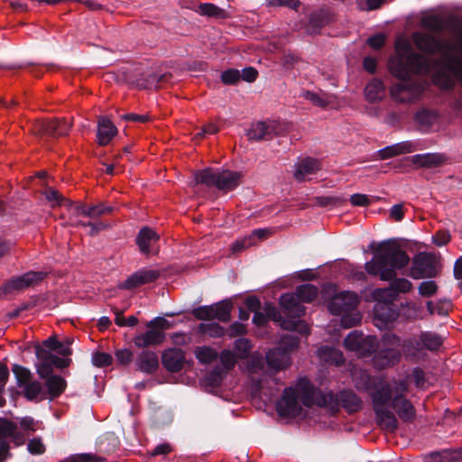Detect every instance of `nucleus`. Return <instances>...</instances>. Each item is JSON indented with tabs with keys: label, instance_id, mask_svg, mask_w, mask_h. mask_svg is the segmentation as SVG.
Here are the masks:
<instances>
[{
	"label": "nucleus",
	"instance_id": "53",
	"mask_svg": "<svg viewBox=\"0 0 462 462\" xmlns=\"http://www.w3.org/2000/svg\"><path fill=\"white\" fill-rule=\"evenodd\" d=\"M419 293L422 297H431L438 291V285L434 281H425L419 285Z\"/></svg>",
	"mask_w": 462,
	"mask_h": 462
},
{
	"label": "nucleus",
	"instance_id": "35",
	"mask_svg": "<svg viewBox=\"0 0 462 462\" xmlns=\"http://www.w3.org/2000/svg\"><path fill=\"white\" fill-rule=\"evenodd\" d=\"M47 395L51 399L60 396L66 388V381L58 375H51L46 380Z\"/></svg>",
	"mask_w": 462,
	"mask_h": 462
},
{
	"label": "nucleus",
	"instance_id": "60",
	"mask_svg": "<svg viewBox=\"0 0 462 462\" xmlns=\"http://www.w3.org/2000/svg\"><path fill=\"white\" fill-rule=\"evenodd\" d=\"M221 79L225 84H235L240 79V72L237 69L226 70L221 74Z\"/></svg>",
	"mask_w": 462,
	"mask_h": 462
},
{
	"label": "nucleus",
	"instance_id": "18",
	"mask_svg": "<svg viewBox=\"0 0 462 462\" xmlns=\"http://www.w3.org/2000/svg\"><path fill=\"white\" fill-rule=\"evenodd\" d=\"M353 382L356 387L360 391L372 390L370 395L376 392L380 385L383 383H391V382H384L381 378L370 376L366 371L355 368L352 373Z\"/></svg>",
	"mask_w": 462,
	"mask_h": 462
},
{
	"label": "nucleus",
	"instance_id": "39",
	"mask_svg": "<svg viewBox=\"0 0 462 462\" xmlns=\"http://www.w3.org/2000/svg\"><path fill=\"white\" fill-rule=\"evenodd\" d=\"M294 294L301 302H310L316 299L318 289L312 284H303L297 287Z\"/></svg>",
	"mask_w": 462,
	"mask_h": 462
},
{
	"label": "nucleus",
	"instance_id": "56",
	"mask_svg": "<svg viewBox=\"0 0 462 462\" xmlns=\"http://www.w3.org/2000/svg\"><path fill=\"white\" fill-rule=\"evenodd\" d=\"M267 5L275 7L282 6L297 11L301 5V2L300 0H270L267 2Z\"/></svg>",
	"mask_w": 462,
	"mask_h": 462
},
{
	"label": "nucleus",
	"instance_id": "63",
	"mask_svg": "<svg viewBox=\"0 0 462 462\" xmlns=\"http://www.w3.org/2000/svg\"><path fill=\"white\" fill-rule=\"evenodd\" d=\"M246 333V328L244 324L240 322L232 323L229 328L226 329V334L230 337H236L238 336H242Z\"/></svg>",
	"mask_w": 462,
	"mask_h": 462
},
{
	"label": "nucleus",
	"instance_id": "32",
	"mask_svg": "<svg viewBox=\"0 0 462 462\" xmlns=\"http://www.w3.org/2000/svg\"><path fill=\"white\" fill-rule=\"evenodd\" d=\"M319 357L325 363L340 365L344 363V356L341 351L330 346H321L317 351Z\"/></svg>",
	"mask_w": 462,
	"mask_h": 462
},
{
	"label": "nucleus",
	"instance_id": "50",
	"mask_svg": "<svg viewBox=\"0 0 462 462\" xmlns=\"http://www.w3.org/2000/svg\"><path fill=\"white\" fill-rule=\"evenodd\" d=\"M40 350L42 353V355L44 356V357L46 358V362H49V364L51 365V368L53 366L58 367V368H64L69 365L70 359L60 358V357H59L50 352H47L43 349H40Z\"/></svg>",
	"mask_w": 462,
	"mask_h": 462
},
{
	"label": "nucleus",
	"instance_id": "55",
	"mask_svg": "<svg viewBox=\"0 0 462 462\" xmlns=\"http://www.w3.org/2000/svg\"><path fill=\"white\" fill-rule=\"evenodd\" d=\"M436 115L428 110H421L416 115V121L423 126H430L436 121Z\"/></svg>",
	"mask_w": 462,
	"mask_h": 462
},
{
	"label": "nucleus",
	"instance_id": "29",
	"mask_svg": "<svg viewBox=\"0 0 462 462\" xmlns=\"http://www.w3.org/2000/svg\"><path fill=\"white\" fill-rule=\"evenodd\" d=\"M159 240V236L151 228H142L136 237V244L140 251L144 254H149L153 249L154 244Z\"/></svg>",
	"mask_w": 462,
	"mask_h": 462
},
{
	"label": "nucleus",
	"instance_id": "4",
	"mask_svg": "<svg viewBox=\"0 0 462 462\" xmlns=\"http://www.w3.org/2000/svg\"><path fill=\"white\" fill-rule=\"evenodd\" d=\"M409 263V255L396 242L384 241L376 246L373 258L365 263V269L368 274L378 276L381 281L391 282L393 292L398 298L400 293H407L412 289V283L408 279L396 278L397 271L406 267Z\"/></svg>",
	"mask_w": 462,
	"mask_h": 462
},
{
	"label": "nucleus",
	"instance_id": "46",
	"mask_svg": "<svg viewBox=\"0 0 462 462\" xmlns=\"http://www.w3.org/2000/svg\"><path fill=\"white\" fill-rule=\"evenodd\" d=\"M252 349L251 342L246 338H238L235 341V350L236 351V357L245 359L248 356Z\"/></svg>",
	"mask_w": 462,
	"mask_h": 462
},
{
	"label": "nucleus",
	"instance_id": "9",
	"mask_svg": "<svg viewBox=\"0 0 462 462\" xmlns=\"http://www.w3.org/2000/svg\"><path fill=\"white\" fill-rule=\"evenodd\" d=\"M242 173L225 170L222 171H214L211 169H206L195 173L196 183L215 186L219 190L230 191L235 189L240 184Z\"/></svg>",
	"mask_w": 462,
	"mask_h": 462
},
{
	"label": "nucleus",
	"instance_id": "26",
	"mask_svg": "<svg viewBox=\"0 0 462 462\" xmlns=\"http://www.w3.org/2000/svg\"><path fill=\"white\" fill-rule=\"evenodd\" d=\"M135 366L138 371L153 374L159 367L157 354L153 351L143 350L135 359Z\"/></svg>",
	"mask_w": 462,
	"mask_h": 462
},
{
	"label": "nucleus",
	"instance_id": "37",
	"mask_svg": "<svg viewBox=\"0 0 462 462\" xmlns=\"http://www.w3.org/2000/svg\"><path fill=\"white\" fill-rule=\"evenodd\" d=\"M232 303L228 300H223L213 305L214 319L219 321H228L232 310Z\"/></svg>",
	"mask_w": 462,
	"mask_h": 462
},
{
	"label": "nucleus",
	"instance_id": "17",
	"mask_svg": "<svg viewBox=\"0 0 462 462\" xmlns=\"http://www.w3.org/2000/svg\"><path fill=\"white\" fill-rule=\"evenodd\" d=\"M398 316V310L393 305L380 302L374 307V323L380 329L386 328Z\"/></svg>",
	"mask_w": 462,
	"mask_h": 462
},
{
	"label": "nucleus",
	"instance_id": "21",
	"mask_svg": "<svg viewBox=\"0 0 462 462\" xmlns=\"http://www.w3.org/2000/svg\"><path fill=\"white\" fill-rule=\"evenodd\" d=\"M337 20L334 10L328 6H322L311 12L309 15L310 24L313 29H322L329 26Z\"/></svg>",
	"mask_w": 462,
	"mask_h": 462
},
{
	"label": "nucleus",
	"instance_id": "2",
	"mask_svg": "<svg viewBox=\"0 0 462 462\" xmlns=\"http://www.w3.org/2000/svg\"><path fill=\"white\" fill-rule=\"evenodd\" d=\"M408 393V383L405 380L393 381L383 383L372 393V402L377 421L382 429L393 432L398 427L394 413L389 410L392 407L398 417L403 421H411L416 416L415 408L405 397Z\"/></svg>",
	"mask_w": 462,
	"mask_h": 462
},
{
	"label": "nucleus",
	"instance_id": "13",
	"mask_svg": "<svg viewBox=\"0 0 462 462\" xmlns=\"http://www.w3.org/2000/svg\"><path fill=\"white\" fill-rule=\"evenodd\" d=\"M442 344L440 337L431 332H422L418 337H412L402 341L403 354L415 356L423 349L436 350Z\"/></svg>",
	"mask_w": 462,
	"mask_h": 462
},
{
	"label": "nucleus",
	"instance_id": "34",
	"mask_svg": "<svg viewBox=\"0 0 462 462\" xmlns=\"http://www.w3.org/2000/svg\"><path fill=\"white\" fill-rule=\"evenodd\" d=\"M339 402L349 412H355L362 406L361 399L351 391L342 392L339 395Z\"/></svg>",
	"mask_w": 462,
	"mask_h": 462
},
{
	"label": "nucleus",
	"instance_id": "12",
	"mask_svg": "<svg viewBox=\"0 0 462 462\" xmlns=\"http://www.w3.org/2000/svg\"><path fill=\"white\" fill-rule=\"evenodd\" d=\"M12 371L15 376L17 385L23 388V395L27 400L42 401L47 399V393L43 386L40 382L32 380L29 369L20 365H14Z\"/></svg>",
	"mask_w": 462,
	"mask_h": 462
},
{
	"label": "nucleus",
	"instance_id": "36",
	"mask_svg": "<svg viewBox=\"0 0 462 462\" xmlns=\"http://www.w3.org/2000/svg\"><path fill=\"white\" fill-rule=\"evenodd\" d=\"M380 341L375 337L366 336L363 337L362 342L360 343V346L358 347L356 354L361 356H365L370 355L371 353H374L377 350V346H379Z\"/></svg>",
	"mask_w": 462,
	"mask_h": 462
},
{
	"label": "nucleus",
	"instance_id": "15",
	"mask_svg": "<svg viewBox=\"0 0 462 462\" xmlns=\"http://www.w3.org/2000/svg\"><path fill=\"white\" fill-rule=\"evenodd\" d=\"M437 275L435 256L430 253H419L412 258L410 276L415 280L432 278Z\"/></svg>",
	"mask_w": 462,
	"mask_h": 462
},
{
	"label": "nucleus",
	"instance_id": "11",
	"mask_svg": "<svg viewBox=\"0 0 462 462\" xmlns=\"http://www.w3.org/2000/svg\"><path fill=\"white\" fill-rule=\"evenodd\" d=\"M169 328L170 322L166 319L156 317L147 322L145 332L134 337V343L139 348L160 345L164 341V331Z\"/></svg>",
	"mask_w": 462,
	"mask_h": 462
},
{
	"label": "nucleus",
	"instance_id": "57",
	"mask_svg": "<svg viewBox=\"0 0 462 462\" xmlns=\"http://www.w3.org/2000/svg\"><path fill=\"white\" fill-rule=\"evenodd\" d=\"M27 449L32 455H42L45 452V446L41 438H33L29 440Z\"/></svg>",
	"mask_w": 462,
	"mask_h": 462
},
{
	"label": "nucleus",
	"instance_id": "41",
	"mask_svg": "<svg viewBox=\"0 0 462 462\" xmlns=\"http://www.w3.org/2000/svg\"><path fill=\"white\" fill-rule=\"evenodd\" d=\"M461 457L460 451L445 450L432 453L426 457V462H453Z\"/></svg>",
	"mask_w": 462,
	"mask_h": 462
},
{
	"label": "nucleus",
	"instance_id": "44",
	"mask_svg": "<svg viewBox=\"0 0 462 462\" xmlns=\"http://www.w3.org/2000/svg\"><path fill=\"white\" fill-rule=\"evenodd\" d=\"M195 356L202 364H208L217 357V353L209 346H199L195 349Z\"/></svg>",
	"mask_w": 462,
	"mask_h": 462
},
{
	"label": "nucleus",
	"instance_id": "24",
	"mask_svg": "<svg viewBox=\"0 0 462 462\" xmlns=\"http://www.w3.org/2000/svg\"><path fill=\"white\" fill-rule=\"evenodd\" d=\"M416 168H434L443 164L447 157L443 153L429 152L415 154L408 158Z\"/></svg>",
	"mask_w": 462,
	"mask_h": 462
},
{
	"label": "nucleus",
	"instance_id": "40",
	"mask_svg": "<svg viewBox=\"0 0 462 462\" xmlns=\"http://www.w3.org/2000/svg\"><path fill=\"white\" fill-rule=\"evenodd\" d=\"M372 296L376 303L383 302L393 305V301L397 300L390 285L387 288H379L374 290Z\"/></svg>",
	"mask_w": 462,
	"mask_h": 462
},
{
	"label": "nucleus",
	"instance_id": "1",
	"mask_svg": "<svg viewBox=\"0 0 462 462\" xmlns=\"http://www.w3.org/2000/svg\"><path fill=\"white\" fill-rule=\"evenodd\" d=\"M390 73L400 79L392 86V97L401 103L412 102L420 97L424 90L422 82L411 79L413 74H426L431 69V62L424 56L415 53L410 41L400 36L395 42V56L389 60Z\"/></svg>",
	"mask_w": 462,
	"mask_h": 462
},
{
	"label": "nucleus",
	"instance_id": "54",
	"mask_svg": "<svg viewBox=\"0 0 462 462\" xmlns=\"http://www.w3.org/2000/svg\"><path fill=\"white\" fill-rule=\"evenodd\" d=\"M91 360L95 366L104 367L111 365L113 358L112 356L107 353L97 352L92 355Z\"/></svg>",
	"mask_w": 462,
	"mask_h": 462
},
{
	"label": "nucleus",
	"instance_id": "14",
	"mask_svg": "<svg viewBox=\"0 0 462 462\" xmlns=\"http://www.w3.org/2000/svg\"><path fill=\"white\" fill-rule=\"evenodd\" d=\"M45 273L42 272H28L21 276L14 277L0 289V297L3 294L15 293L35 286L45 278Z\"/></svg>",
	"mask_w": 462,
	"mask_h": 462
},
{
	"label": "nucleus",
	"instance_id": "45",
	"mask_svg": "<svg viewBox=\"0 0 462 462\" xmlns=\"http://www.w3.org/2000/svg\"><path fill=\"white\" fill-rule=\"evenodd\" d=\"M199 330L211 337H220L225 335V329L223 327L217 323H203L199 326Z\"/></svg>",
	"mask_w": 462,
	"mask_h": 462
},
{
	"label": "nucleus",
	"instance_id": "10",
	"mask_svg": "<svg viewBox=\"0 0 462 462\" xmlns=\"http://www.w3.org/2000/svg\"><path fill=\"white\" fill-rule=\"evenodd\" d=\"M280 304L284 315L288 319L281 322L282 328L287 330H299L302 333H308L309 328L303 321L297 319L305 313V308L300 304V300L294 293H285L281 296Z\"/></svg>",
	"mask_w": 462,
	"mask_h": 462
},
{
	"label": "nucleus",
	"instance_id": "30",
	"mask_svg": "<svg viewBox=\"0 0 462 462\" xmlns=\"http://www.w3.org/2000/svg\"><path fill=\"white\" fill-rule=\"evenodd\" d=\"M268 365L274 370H282L291 364V358L287 350L274 348L266 355Z\"/></svg>",
	"mask_w": 462,
	"mask_h": 462
},
{
	"label": "nucleus",
	"instance_id": "8",
	"mask_svg": "<svg viewBox=\"0 0 462 462\" xmlns=\"http://www.w3.org/2000/svg\"><path fill=\"white\" fill-rule=\"evenodd\" d=\"M402 353V342L400 337L391 333L384 334L374 355V365L378 369L393 366L400 362Z\"/></svg>",
	"mask_w": 462,
	"mask_h": 462
},
{
	"label": "nucleus",
	"instance_id": "6",
	"mask_svg": "<svg viewBox=\"0 0 462 462\" xmlns=\"http://www.w3.org/2000/svg\"><path fill=\"white\" fill-rule=\"evenodd\" d=\"M405 29H462V16L439 6L410 14Z\"/></svg>",
	"mask_w": 462,
	"mask_h": 462
},
{
	"label": "nucleus",
	"instance_id": "38",
	"mask_svg": "<svg viewBox=\"0 0 462 462\" xmlns=\"http://www.w3.org/2000/svg\"><path fill=\"white\" fill-rule=\"evenodd\" d=\"M301 97L319 107H325L332 102L331 97L323 93L319 94L309 90L303 91Z\"/></svg>",
	"mask_w": 462,
	"mask_h": 462
},
{
	"label": "nucleus",
	"instance_id": "51",
	"mask_svg": "<svg viewBox=\"0 0 462 462\" xmlns=\"http://www.w3.org/2000/svg\"><path fill=\"white\" fill-rule=\"evenodd\" d=\"M220 362L226 371L231 370L236 364V356L230 350H223L220 353Z\"/></svg>",
	"mask_w": 462,
	"mask_h": 462
},
{
	"label": "nucleus",
	"instance_id": "61",
	"mask_svg": "<svg viewBox=\"0 0 462 462\" xmlns=\"http://www.w3.org/2000/svg\"><path fill=\"white\" fill-rule=\"evenodd\" d=\"M19 424L23 432L32 433L38 430L37 422L31 417L22 418Z\"/></svg>",
	"mask_w": 462,
	"mask_h": 462
},
{
	"label": "nucleus",
	"instance_id": "58",
	"mask_svg": "<svg viewBox=\"0 0 462 462\" xmlns=\"http://www.w3.org/2000/svg\"><path fill=\"white\" fill-rule=\"evenodd\" d=\"M46 199L51 203V206L60 205L62 201H65L62 195L55 189L48 188L44 192Z\"/></svg>",
	"mask_w": 462,
	"mask_h": 462
},
{
	"label": "nucleus",
	"instance_id": "16",
	"mask_svg": "<svg viewBox=\"0 0 462 462\" xmlns=\"http://www.w3.org/2000/svg\"><path fill=\"white\" fill-rule=\"evenodd\" d=\"M71 123L65 120H38L33 124L34 134L59 137L68 134Z\"/></svg>",
	"mask_w": 462,
	"mask_h": 462
},
{
	"label": "nucleus",
	"instance_id": "7",
	"mask_svg": "<svg viewBox=\"0 0 462 462\" xmlns=\"http://www.w3.org/2000/svg\"><path fill=\"white\" fill-rule=\"evenodd\" d=\"M358 303L359 298L356 293L348 291H340L331 299L328 310L334 315H342V326L349 328L361 321L362 316L356 310Z\"/></svg>",
	"mask_w": 462,
	"mask_h": 462
},
{
	"label": "nucleus",
	"instance_id": "59",
	"mask_svg": "<svg viewBox=\"0 0 462 462\" xmlns=\"http://www.w3.org/2000/svg\"><path fill=\"white\" fill-rule=\"evenodd\" d=\"M116 361L123 365H129L134 357V354L129 349H118L115 353Z\"/></svg>",
	"mask_w": 462,
	"mask_h": 462
},
{
	"label": "nucleus",
	"instance_id": "52",
	"mask_svg": "<svg viewBox=\"0 0 462 462\" xmlns=\"http://www.w3.org/2000/svg\"><path fill=\"white\" fill-rule=\"evenodd\" d=\"M193 316L201 320L214 319L213 305L201 306L192 310Z\"/></svg>",
	"mask_w": 462,
	"mask_h": 462
},
{
	"label": "nucleus",
	"instance_id": "5",
	"mask_svg": "<svg viewBox=\"0 0 462 462\" xmlns=\"http://www.w3.org/2000/svg\"><path fill=\"white\" fill-rule=\"evenodd\" d=\"M327 398L316 390L306 378L300 379L292 387L283 391L281 400L277 403V411L281 416L297 417L302 412V406H323Z\"/></svg>",
	"mask_w": 462,
	"mask_h": 462
},
{
	"label": "nucleus",
	"instance_id": "33",
	"mask_svg": "<svg viewBox=\"0 0 462 462\" xmlns=\"http://www.w3.org/2000/svg\"><path fill=\"white\" fill-rule=\"evenodd\" d=\"M384 86L379 79H372L365 88V96L367 101L374 102L381 100L384 96Z\"/></svg>",
	"mask_w": 462,
	"mask_h": 462
},
{
	"label": "nucleus",
	"instance_id": "64",
	"mask_svg": "<svg viewBox=\"0 0 462 462\" xmlns=\"http://www.w3.org/2000/svg\"><path fill=\"white\" fill-rule=\"evenodd\" d=\"M350 202L353 206L366 207L370 205L371 199L365 194L356 193L350 197Z\"/></svg>",
	"mask_w": 462,
	"mask_h": 462
},
{
	"label": "nucleus",
	"instance_id": "48",
	"mask_svg": "<svg viewBox=\"0 0 462 462\" xmlns=\"http://www.w3.org/2000/svg\"><path fill=\"white\" fill-rule=\"evenodd\" d=\"M37 357L40 363L36 365V370L41 378H48L51 376L52 368L49 362H46V358L42 355L40 349L37 350Z\"/></svg>",
	"mask_w": 462,
	"mask_h": 462
},
{
	"label": "nucleus",
	"instance_id": "27",
	"mask_svg": "<svg viewBox=\"0 0 462 462\" xmlns=\"http://www.w3.org/2000/svg\"><path fill=\"white\" fill-rule=\"evenodd\" d=\"M117 134V129L110 119L100 116L97 122V138L100 145H106Z\"/></svg>",
	"mask_w": 462,
	"mask_h": 462
},
{
	"label": "nucleus",
	"instance_id": "49",
	"mask_svg": "<svg viewBox=\"0 0 462 462\" xmlns=\"http://www.w3.org/2000/svg\"><path fill=\"white\" fill-rule=\"evenodd\" d=\"M104 458L92 453L72 455L60 462H103Z\"/></svg>",
	"mask_w": 462,
	"mask_h": 462
},
{
	"label": "nucleus",
	"instance_id": "19",
	"mask_svg": "<svg viewBox=\"0 0 462 462\" xmlns=\"http://www.w3.org/2000/svg\"><path fill=\"white\" fill-rule=\"evenodd\" d=\"M160 274L158 270L142 269L130 275L120 287L125 290H132L156 281Z\"/></svg>",
	"mask_w": 462,
	"mask_h": 462
},
{
	"label": "nucleus",
	"instance_id": "47",
	"mask_svg": "<svg viewBox=\"0 0 462 462\" xmlns=\"http://www.w3.org/2000/svg\"><path fill=\"white\" fill-rule=\"evenodd\" d=\"M364 335L358 333L357 331H353L348 334V336L344 340L345 347L349 350L356 352L360 346V343L362 342Z\"/></svg>",
	"mask_w": 462,
	"mask_h": 462
},
{
	"label": "nucleus",
	"instance_id": "43",
	"mask_svg": "<svg viewBox=\"0 0 462 462\" xmlns=\"http://www.w3.org/2000/svg\"><path fill=\"white\" fill-rule=\"evenodd\" d=\"M427 309L430 315L446 316L450 310V302L448 300L428 301Z\"/></svg>",
	"mask_w": 462,
	"mask_h": 462
},
{
	"label": "nucleus",
	"instance_id": "3",
	"mask_svg": "<svg viewBox=\"0 0 462 462\" xmlns=\"http://www.w3.org/2000/svg\"><path fill=\"white\" fill-rule=\"evenodd\" d=\"M436 31H417L413 40L417 47L426 52H439L444 59V68L434 76L441 88H449L454 79L462 80V31H457L454 42H442Z\"/></svg>",
	"mask_w": 462,
	"mask_h": 462
},
{
	"label": "nucleus",
	"instance_id": "28",
	"mask_svg": "<svg viewBox=\"0 0 462 462\" xmlns=\"http://www.w3.org/2000/svg\"><path fill=\"white\" fill-rule=\"evenodd\" d=\"M193 10L201 16L214 20L226 19L229 16L226 9L212 3H198L193 6Z\"/></svg>",
	"mask_w": 462,
	"mask_h": 462
},
{
	"label": "nucleus",
	"instance_id": "20",
	"mask_svg": "<svg viewBox=\"0 0 462 462\" xmlns=\"http://www.w3.org/2000/svg\"><path fill=\"white\" fill-rule=\"evenodd\" d=\"M277 123L274 121L270 122H257L252 125L247 133L249 140L261 141L271 139L273 136L278 134Z\"/></svg>",
	"mask_w": 462,
	"mask_h": 462
},
{
	"label": "nucleus",
	"instance_id": "25",
	"mask_svg": "<svg viewBox=\"0 0 462 462\" xmlns=\"http://www.w3.org/2000/svg\"><path fill=\"white\" fill-rule=\"evenodd\" d=\"M6 438H10L16 446H22L25 442L24 433L18 430L15 423L0 419V441Z\"/></svg>",
	"mask_w": 462,
	"mask_h": 462
},
{
	"label": "nucleus",
	"instance_id": "22",
	"mask_svg": "<svg viewBox=\"0 0 462 462\" xmlns=\"http://www.w3.org/2000/svg\"><path fill=\"white\" fill-rule=\"evenodd\" d=\"M162 362L169 372H179L182 369L185 363L184 352L176 347L166 349L162 355Z\"/></svg>",
	"mask_w": 462,
	"mask_h": 462
},
{
	"label": "nucleus",
	"instance_id": "62",
	"mask_svg": "<svg viewBox=\"0 0 462 462\" xmlns=\"http://www.w3.org/2000/svg\"><path fill=\"white\" fill-rule=\"evenodd\" d=\"M386 36L383 32L376 33L367 39V44L374 50L380 49L384 45Z\"/></svg>",
	"mask_w": 462,
	"mask_h": 462
},
{
	"label": "nucleus",
	"instance_id": "31",
	"mask_svg": "<svg viewBox=\"0 0 462 462\" xmlns=\"http://www.w3.org/2000/svg\"><path fill=\"white\" fill-rule=\"evenodd\" d=\"M415 150V147L411 142H401L393 145L386 146L378 152L381 160H386L397 155L410 153Z\"/></svg>",
	"mask_w": 462,
	"mask_h": 462
},
{
	"label": "nucleus",
	"instance_id": "23",
	"mask_svg": "<svg viewBox=\"0 0 462 462\" xmlns=\"http://www.w3.org/2000/svg\"><path fill=\"white\" fill-rule=\"evenodd\" d=\"M319 169L320 164L318 160L310 157L303 158L295 163L293 176L298 181H303L310 175L315 174Z\"/></svg>",
	"mask_w": 462,
	"mask_h": 462
},
{
	"label": "nucleus",
	"instance_id": "42",
	"mask_svg": "<svg viewBox=\"0 0 462 462\" xmlns=\"http://www.w3.org/2000/svg\"><path fill=\"white\" fill-rule=\"evenodd\" d=\"M264 309L266 314H263L259 310L254 312V315L253 317V322L257 326H262L265 324L267 322L268 318L273 319L274 320L277 319L278 313L274 306L271 304H266Z\"/></svg>",
	"mask_w": 462,
	"mask_h": 462
}]
</instances>
